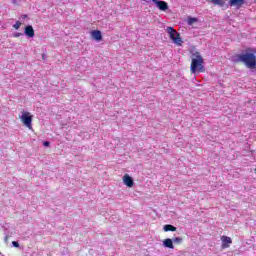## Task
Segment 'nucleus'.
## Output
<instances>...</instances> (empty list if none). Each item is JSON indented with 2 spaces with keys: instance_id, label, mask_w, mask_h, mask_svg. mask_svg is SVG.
I'll use <instances>...</instances> for the list:
<instances>
[{
  "instance_id": "nucleus-1",
  "label": "nucleus",
  "mask_w": 256,
  "mask_h": 256,
  "mask_svg": "<svg viewBox=\"0 0 256 256\" xmlns=\"http://www.w3.org/2000/svg\"><path fill=\"white\" fill-rule=\"evenodd\" d=\"M256 49L247 48L245 54H238L236 57L238 61L244 63L248 69L256 68Z\"/></svg>"
},
{
  "instance_id": "nucleus-2",
  "label": "nucleus",
  "mask_w": 256,
  "mask_h": 256,
  "mask_svg": "<svg viewBox=\"0 0 256 256\" xmlns=\"http://www.w3.org/2000/svg\"><path fill=\"white\" fill-rule=\"evenodd\" d=\"M204 60L201 53L195 52L192 54V60L190 64V71L195 75V73H205V66L203 65Z\"/></svg>"
},
{
  "instance_id": "nucleus-3",
  "label": "nucleus",
  "mask_w": 256,
  "mask_h": 256,
  "mask_svg": "<svg viewBox=\"0 0 256 256\" xmlns=\"http://www.w3.org/2000/svg\"><path fill=\"white\" fill-rule=\"evenodd\" d=\"M166 32L168 33L171 41L178 47H181L183 45V39H181V34L177 32L173 27H167Z\"/></svg>"
},
{
  "instance_id": "nucleus-4",
  "label": "nucleus",
  "mask_w": 256,
  "mask_h": 256,
  "mask_svg": "<svg viewBox=\"0 0 256 256\" xmlns=\"http://www.w3.org/2000/svg\"><path fill=\"white\" fill-rule=\"evenodd\" d=\"M22 123L28 128V129H33V115H31L30 112H22V116L20 117Z\"/></svg>"
},
{
  "instance_id": "nucleus-5",
  "label": "nucleus",
  "mask_w": 256,
  "mask_h": 256,
  "mask_svg": "<svg viewBox=\"0 0 256 256\" xmlns=\"http://www.w3.org/2000/svg\"><path fill=\"white\" fill-rule=\"evenodd\" d=\"M152 2H154V4L158 7V9L160 11H167V10H169V4H167V2H165V1L152 0Z\"/></svg>"
},
{
  "instance_id": "nucleus-6",
  "label": "nucleus",
  "mask_w": 256,
  "mask_h": 256,
  "mask_svg": "<svg viewBox=\"0 0 256 256\" xmlns=\"http://www.w3.org/2000/svg\"><path fill=\"white\" fill-rule=\"evenodd\" d=\"M221 241H222V245H221L222 249H229V247H231V243H233V240L231 239V237H228V236H221Z\"/></svg>"
},
{
  "instance_id": "nucleus-7",
  "label": "nucleus",
  "mask_w": 256,
  "mask_h": 256,
  "mask_svg": "<svg viewBox=\"0 0 256 256\" xmlns=\"http://www.w3.org/2000/svg\"><path fill=\"white\" fill-rule=\"evenodd\" d=\"M123 183L126 185V187H133L135 185V182L133 181V178L129 176V174H125L123 176Z\"/></svg>"
},
{
  "instance_id": "nucleus-8",
  "label": "nucleus",
  "mask_w": 256,
  "mask_h": 256,
  "mask_svg": "<svg viewBox=\"0 0 256 256\" xmlns=\"http://www.w3.org/2000/svg\"><path fill=\"white\" fill-rule=\"evenodd\" d=\"M229 5L230 7H236V9H241V7L245 5V0H230Z\"/></svg>"
},
{
  "instance_id": "nucleus-9",
  "label": "nucleus",
  "mask_w": 256,
  "mask_h": 256,
  "mask_svg": "<svg viewBox=\"0 0 256 256\" xmlns=\"http://www.w3.org/2000/svg\"><path fill=\"white\" fill-rule=\"evenodd\" d=\"M24 34L30 39H33V37H35V30L33 29V26L31 25L26 26L24 29Z\"/></svg>"
},
{
  "instance_id": "nucleus-10",
  "label": "nucleus",
  "mask_w": 256,
  "mask_h": 256,
  "mask_svg": "<svg viewBox=\"0 0 256 256\" xmlns=\"http://www.w3.org/2000/svg\"><path fill=\"white\" fill-rule=\"evenodd\" d=\"M92 39H95V41H101L103 39V34H101L100 30H93L91 32Z\"/></svg>"
},
{
  "instance_id": "nucleus-11",
  "label": "nucleus",
  "mask_w": 256,
  "mask_h": 256,
  "mask_svg": "<svg viewBox=\"0 0 256 256\" xmlns=\"http://www.w3.org/2000/svg\"><path fill=\"white\" fill-rule=\"evenodd\" d=\"M164 247H167L168 249H175V246L173 245V239L167 238L163 240Z\"/></svg>"
},
{
  "instance_id": "nucleus-12",
  "label": "nucleus",
  "mask_w": 256,
  "mask_h": 256,
  "mask_svg": "<svg viewBox=\"0 0 256 256\" xmlns=\"http://www.w3.org/2000/svg\"><path fill=\"white\" fill-rule=\"evenodd\" d=\"M163 229H164L165 232H169V231L174 232V231H177V227H175V226H173V225H171V224H166V225H164Z\"/></svg>"
},
{
  "instance_id": "nucleus-13",
  "label": "nucleus",
  "mask_w": 256,
  "mask_h": 256,
  "mask_svg": "<svg viewBox=\"0 0 256 256\" xmlns=\"http://www.w3.org/2000/svg\"><path fill=\"white\" fill-rule=\"evenodd\" d=\"M173 243H176V245H181V243H183V238L181 237H176V238H173Z\"/></svg>"
},
{
  "instance_id": "nucleus-14",
  "label": "nucleus",
  "mask_w": 256,
  "mask_h": 256,
  "mask_svg": "<svg viewBox=\"0 0 256 256\" xmlns=\"http://www.w3.org/2000/svg\"><path fill=\"white\" fill-rule=\"evenodd\" d=\"M193 23H197V18H193V17L188 18V25H193Z\"/></svg>"
},
{
  "instance_id": "nucleus-15",
  "label": "nucleus",
  "mask_w": 256,
  "mask_h": 256,
  "mask_svg": "<svg viewBox=\"0 0 256 256\" xmlns=\"http://www.w3.org/2000/svg\"><path fill=\"white\" fill-rule=\"evenodd\" d=\"M14 29L18 30L21 28V21H17L14 25H13Z\"/></svg>"
},
{
  "instance_id": "nucleus-16",
  "label": "nucleus",
  "mask_w": 256,
  "mask_h": 256,
  "mask_svg": "<svg viewBox=\"0 0 256 256\" xmlns=\"http://www.w3.org/2000/svg\"><path fill=\"white\" fill-rule=\"evenodd\" d=\"M12 245H13V247H19V242L13 241V242H12Z\"/></svg>"
},
{
  "instance_id": "nucleus-17",
  "label": "nucleus",
  "mask_w": 256,
  "mask_h": 256,
  "mask_svg": "<svg viewBox=\"0 0 256 256\" xmlns=\"http://www.w3.org/2000/svg\"><path fill=\"white\" fill-rule=\"evenodd\" d=\"M43 145H44V147H49V145H51V143H50L49 141H45V142L43 143Z\"/></svg>"
},
{
  "instance_id": "nucleus-18",
  "label": "nucleus",
  "mask_w": 256,
  "mask_h": 256,
  "mask_svg": "<svg viewBox=\"0 0 256 256\" xmlns=\"http://www.w3.org/2000/svg\"><path fill=\"white\" fill-rule=\"evenodd\" d=\"M14 37H21V33L14 34Z\"/></svg>"
}]
</instances>
